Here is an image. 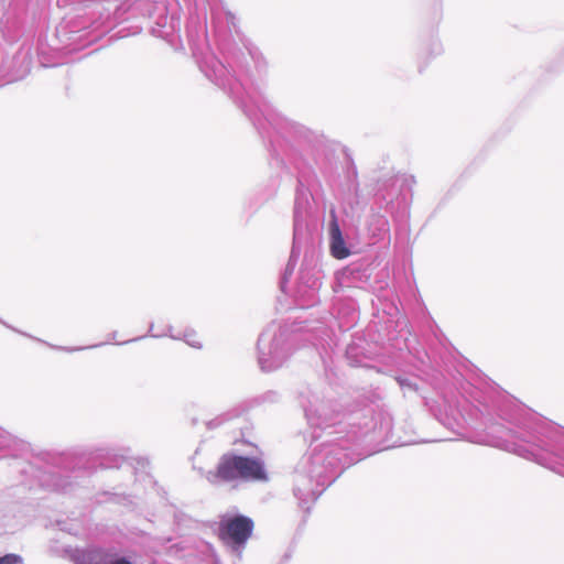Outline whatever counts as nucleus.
Returning a JSON list of instances; mask_svg holds the SVG:
<instances>
[{"label":"nucleus","instance_id":"7","mask_svg":"<svg viewBox=\"0 0 564 564\" xmlns=\"http://www.w3.org/2000/svg\"><path fill=\"white\" fill-rule=\"evenodd\" d=\"M269 346V340L265 338V337H261L258 341V348L261 352V357L259 358V361H260V365L262 367L263 370L268 369V367L264 366L265 364V358L263 357L264 356V349Z\"/></svg>","mask_w":564,"mask_h":564},{"label":"nucleus","instance_id":"6","mask_svg":"<svg viewBox=\"0 0 564 564\" xmlns=\"http://www.w3.org/2000/svg\"><path fill=\"white\" fill-rule=\"evenodd\" d=\"M93 564H133L124 556H119L112 552H102L95 555Z\"/></svg>","mask_w":564,"mask_h":564},{"label":"nucleus","instance_id":"2","mask_svg":"<svg viewBox=\"0 0 564 564\" xmlns=\"http://www.w3.org/2000/svg\"><path fill=\"white\" fill-rule=\"evenodd\" d=\"M254 522L249 517L237 514L219 522L218 538L230 550L241 553L252 536Z\"/></svg>","mask_w":564,"mask_h":564},{"label":"nucleus","instance_id":"3","mask_svg":"<svg viewBox=\"0 0 564 564\" xmlns=\"http://www.w3.org/2000/svg\"><path fill=\"white\" fill-rule=\"evenodd\" d=\"M494 445L502 447L506 451L512 452L527 459L533 460L564 476V457L550 454L533 445L528 446L524 444H518L516 442L502 441L496 442Z\"/></svg>","mask_w":564,"mask_h":564},{"label":"nucleus","instance_id":"8","mask_svg":"<svg viewBox=\"0 0 564 564\" xmlns=\"http://www.w3.org/2000/svg\"><path fill=\"white\" fill-rule=\"evenodd\" d=\"M21 562V557L17 554H6L0 557V564H20Z\"/></svg>","mask_w":564,"mask_h":564},{"label":"nucleus","instance_id":"10","mask_svg":"<svg viewBox=\"0 0 564 564\" xmlns=\"http://www.w3.org/2000/svg\"><path fill=\"white\" fill-rule=\"evenodd\" d=\"M191 345H192V346L200 347V343H199V341H196V340L191 341Z\"/></svg>","mask_w":564,"mask_h":564},{"label":"nucleus","instance_id":"9","mask_svg":"<svg viewBox=\"0 0 564 564\" xmlns=\"http://www.w3.org/2000/svg\"><path fill=\"white\" fill-rule=\"evenodd\" d=\"M307 419H308V422L312 424V425H321L322 423H319L317 420H315L314 415L312 412L307 413Z\"/></svg>","mask_w":564,"mask_h":564},{"label":"nucleus","instance_id":"1","mask_svg":"<svg viewBox=\"0 0 564 564\" xmlns=\"http://www.w3.org/2000/svg\"><path fill=\"white\" fill-rule=\"evenodd\" d=\"M207 479L212 484L241 481H263L267 474L262 463L254 457L224 454Z\"/></svg>","mask_w":564,"mask_h":564},{"label":"nucleus","instance_id":"4","mask_svg":"<svg viewBox=\"0 0 564 564\" xmlns=\"http://www.w3.org/2000/svg\"><path fill=\"white\" fill-rule=\"evenodd\" d=\"M330 234V251L332 254L336 259H345L349 256V250L347 249L340 228L336 219L330 223L329 227Z\"/></svg>","mask_w":564,"mask_h":564},{"label":"nucleus","instance_id":"5","mask_svg":"<svg viewBox=\"0 0 564 564\" xmlns=\"http://www.w3.org/2000/svg\"><path fill=\"white\" fill-rule=\"evenodd\" d=\"M322 489H310L307 488V479L302 477L301 482L297 484L294 489V494L297 497L300 505L303 509L308 510L311 505L321 495Z\"/></svg>","mask_w":564,"mask_h":564}]
</instances>
